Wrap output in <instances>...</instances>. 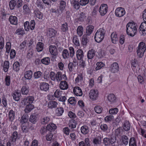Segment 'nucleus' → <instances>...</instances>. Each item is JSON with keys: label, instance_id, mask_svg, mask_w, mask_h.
<instances>
[{"label": "nucleus", "instance_id": "nucleus-1", "mask_svg": "<svg viewBox=\"0 0 146 146\" xmlns=\"http://www.w3.org/2000/svg\"><path fill=\"white\" fill-rule=\"evenodd\" d=\"M49 76L51 80L54 82H60L59 87L60 89L65 90L68 88V85L67 82L65 81L67 80L65 74L62 75L60 72H58L56 74L52 71L50 73Z\"/></svg>", "mask_w": 146, "mask_h": 146}, {"label": "nucleus", "instance_id": "nucleus-2", "mask_svg": "<svg viewBox=\"0 0 146 146\" xmlns=\"http://www.w3.org/2000/svg\"><path fill=\"white\" fill-rule=\"evenodd\" d=\"M126 33L127 34L131 37L134 36L136 34L137 29V25L133 22H129L126 25Z\"/></svg>", "mask_w": 146, "mask_h": 146}, {"label": "nucleus", "instance_id": "nucleus-3", "mask_svg": "<svg viewBox=\"0 0 146 146\" xmlns=\"http://www.w3.org/2000/svg\"><path fill=\"white\" fill-rule=\"evenodd\" d=\"M18 133L16 131H15L12 134L9 138V141L7 143L5 146L2 143V140L0 139V146H14V143L15 144L17 139Z\"/></svg>", "mask_w": 146, "mask_h": 146}, {"label": "nucleus", "instance_id": "nucleus-4", "mask_svg": "<svg viewBox=\"0 0 146 146\" xmlns=\"http://www.w3.org/2000/svg\"><path fill=\"white\" fill-rule=\"evenodd\" d=\"M106 33V31L103 28H100L97 30L94 36L95 41L98 42H100L104 39Z\"/></svg>", "mask_w": 146, "mask_h": 146}, {"label": "nucleus", "instance_id": "nucleus-5", "mask_svg": "<svg viewBox=\"0 0 146 146\" xmlns=\"http://www.w3.org/2000/svg\"><path fill=\"white\" fill-rule=\"evenodd\" d=\"M146 50L145 43L142 42L139 43L137 48V55L139 58H142Z\"/></svg>", "mask_w": 146, "mask_h": 146}, {"label": "nucleus", "instance_id": "nucleus-6", "mask_svg": "<svg viewBox=\"0 0 146 146\" xmlns=\"http://www.w3.org/2000/svg\"><path fill=\"white\" fill-rule=\"evenodd\" d=\"M70 51L69 53L68 50L67 49H64L62 53L63 58L64 59L68 58L70 57H72L74 54V48L72 47H70L69 48Z\"/></svg>", "mask_w": 146, "mask_h": 146}, {"label": "nucleus", "instance_id": "nucleus-7", "mask_svg": "<svg viewBox=\"0 0 146 146\" xmlns=\"http://www.w3.org/2000/svg\"><path fill=\"white\" fill-rule=\"evenodd\" d=\"M49 49L50 53L52 55V60L54 61L57 58V55L58 54L57 49L55 46L51 45L49 46Z\"/></svg>", "mask_w": 146, "mask_h": 146}, {"label": "nucleus", "instance_id": "nucleus-8", "mask_svg": "<svg viewBox=\"0 0 146 146\" xmlns=\"http://www.w3.org/2000/svg\"><path fill=\"white\" fill-rule=\"evenodd\" d=\"M108 10V5L105 4L101 5L99 9V11L100 15L104 16L107 13Z\"/></svg>", "mask_w": 146, "mask_h": 146}, {"label": "nucleus", "instance_id": "nucleus-9", "mask_svg": "<svg viewBox=\"0 0 146 146\" xmlns=\"http://www.w3.org/2000/svg\"><path fill=\"white\" fill-rule=\"evenodd\" d=\"M115 142V140L112 137H105L103 139V143L105 146H110Z\"/></svg>", "mask_w": 146, "mask_h": 146}, {"label": "nucleus", "instance_id": "nucleus-10", "mask_svg": "<svg viewBox=\"0 0 146 146\" xmlns=\"http://www.w3.org/2000/svg\"><path fill=\"white\" fill-rule=\"evenodd\" d=\"M78 65V62L76 60H74L72 62H70L68 64L69 71L70 73L75 70Z\"/></svg>", "mask_w": 146, "mask_h": 146}, {"label": "nucleus", "instance_id": "nucleus-11", "mask_svg": "<svg viewBox=\"0 0 146 146\" xmlns=\"http://www.w3.org/2000/svg\"><path fill=\"white\" fill-rule=\"evenodd\" d=\"M99 92L97 90L92 89L89 93L90 98L92 100H96L98 97Z\"/></svg>", "mask_w": 146, "mask_h": 146}, {"label": "nucleus", "instance_id": "nucleus-12", "mask_svg": "<svg viewBox=\"0 0 146 146\" xmlns=\"http://www.w3.org/2000/svg\"><path fill=\"white\" fill-rule=\"evenodd\" d=\"M125 13L124 9L121 7L117 8L115 10V14L117 17H120L123 16Z\"/></svg>", "mask_w": 146, "mask_h": 146}, {"label": "nucleus", "instance_id": "nucleus-13", "mask_svg": "<svg viewBox=\"0 0 146 146\" xmlns=\"http://www.w3.org/2000/svg\"><path fill=\"white\" fill-rule=\"evenodd\" d=\"M110 70L112 73L117 72L119 70V66L117 62H113L111 64Z\"/></svg>", "mask_w": 146, "mask_h": 146}, {"label": "nucleus", "instance_id": "nucleus-14", "mask_svg": "<svg viewBox=\"0 0 146 146\" xmlns=\"http://www.w3.org/2000/svg\"><path fill=\"white\" fill-rule=\"evenodd\" d=\"M57 31L54 29L52 28H49L48 29L46 32V35L49 38H51L55 36Z\"/></svg>", "mask_w": 146, "mask_h": 146}, {"label": "nucleus", "instance_id": "nucleus-15", "mask_svg": "<svg viewBox=\"0 0 146 146\" xmlns=\"http://www.w3.org/2000/svg\"><path fill=\"white\" fill-rule=\"evenodd\" d=\"M39 88L41 91L47 92L49 90L50 86L47 83L41 82L40 84Z\"/></svg>", "mask_w": 146, "mask_h": 146}, {"label": "nucleus", "instance_id": "nucleus-16", "mask_svg": "<svg viewBox=\"0 0 146 146\" xmlns=\"http://www.w3.org/2000/svg\"><path fill=\"white\" fill-rule=\"evenodd\" d=\"M79 16L77 17L75 20V23H78L80 22L83 21L85 19L86 17L85 13L82 12L79 14Z\"/></svg>", "mask_w": 146, "mask_h": 146}, {"label": "nucleus", "instance_id": "nucleus-17", "mask_svg": "<svg viewBox=\"0 0 146 146\" xmlns=\"http://www.w3.org/2000/svg\"><path fill=\"white\" fill-rule=\"evenodd\" d=\"M1 19L3 21L6 20L7 17L9 15V14L4 9H1L0 11Z\"/></svg>", "mask_w": 146, "mask_h": 146}, {"label": "nucleus", "instance_id": "nucleus-18", "mask_svg": "<svg viewBox=\"0 0 146 146\" xmlns=\"http://www.w3.org/2000/svg\"><path fill=\"white\" fill-rule=\"evenodd\" d=\"M33 13L35 17L40 20H43V14L41 12L38 8L36 9L34 11Z\"/></svg>", "mask_w": 146, "mask_h": 146}, {"label": "nucleus", "instance_id": "nucleus-19", "mask_svg": "<svg viewBox=\"0 0 146 146\" xmlns=\"http://www.w3.org/2000/svg\"><path fill=\"white\" fill-rule=\"evenodd\" d=\"M9 21L12 25H17L18 24V19L15 16L11 15L9 18Z\"/></svg>", "mask_w": 146, "mask_h": 146}, {"label": "nucleus", "instance_id": "nucleus-20", "mask_svg": "<svg viewBox=\"0 0 146 146\" xmlns=\"http://www.w3.org/2000/svg\"><path fill=\"white\" fill-rule=\"evenodd\" d=\"M101 137L100 136H96L93 140L94 146H99L101 144Z\"/></svg>", "mask_w": 146, "mask_h": 146}, {"label": "nucleus", "instance_id": "nucleus-21", "mask_svg": "<svg viewBox=\"0 0 146 146\" xmlns=\"http://www.w3.org/2000/svg\"><path fill=\"white\" fill-rule=\"evenodd\" d=\"M142 22L140 26L139 30L140 32L142 33L144 35H146V21Z\"/></svg>", "mask_w": 146, "mask_h": 146}, {"label": "nucleus", "instance_id": "nucleus-22", "mask_svg": "<svg viewBox=\"0 0 146 146\" xmlns=\"http://www.w3.org/2000/svg\"><path fill=\"white\" fill-rule=\"evenodd\" d=\"M40 120L41 124L44 125L50 123L51 121L50 117L48 116L41 117Z\"/></svg>", "mask_w": 146, "mask_h": 146}, {"label": "nucleus", "instance_id": "nucleus-23", "mask_svg": "<svg viewBox=\"0 0 146 146\" xmlns=\"http://www.w3.org/2000/svg\"><path fill=\"white\" fill-rule=\"evenodd\" d=\"M58 105V103L55 101H50L48 103V107L49 109H53L57 108Z\"/></svg>", "mask_w": 146, "mask_h": 146}, {"label": "nucleus", "instance_id": "nucleus-24", "mask_svg": "<svg viewBox=\"0 0 146 146\" xmlns=\"http://www.w3.org/2000/svg\"><path fill=\"white\" fill-rule=\"evenodd\" d=\"M70 3L72 7L76 10H78L80 8V2L77 0H70Z\"/></svg>", "mask_w": 146, "mask_h": 146}, {"label": "nucleus", "instance_id": "nucleus-25", "mask_svg": "<svg viewBox=\"0 0 146 146\" xmlns=\"http://www.w3.org/2000/svg\"><path fill=\"white\" fill-rule=\"evenodd\" d=\"M34 100V97L33 96H28L23 100L25 104H31Z\"/></svg>", "mask_w": 146, "mask_h": 146}, {"label": "nucleus", "instance_id": "nucleus-26", "mask_svg": "<svg viewBox=\"0 0 146 146\" xmlns=\"http://www.w3.org/2000/svg\"><path fill=\"white\" fill-rule=\"evenodd\" d=\"M12 96H13V99L16 101H18L20 100V97L21 96L20 92L17 90L14 92H13Z\"/></svg>", "mask_w": 146, "mask_h": 146}, {"label": "nucleus", "instance_id": "nucleus-27", "mask_svg": "<svg viewBox=\"0 0 146 146\" xmlns=\"http://www.w3.org/2000/svg\"><path fill=\"white\" fill-rule=\"evenodd\" d=\"M96 52L94 49H91L87 52V56L88 59H92L95 56Z\"/></svg>", "mask_w": 146, "mask_h": 146}, {"label": "nucleus", "instance_id": "nucleus-28", "mask_svg": "<svg viewBox=\"0 0 146 146\" xmlns=\"http://www.w3.org/2000/svg\"><path fill=\"white\" fill-rule=\"evenodd\" d=\"M76 55L78 60H82L84 56L83 51L81 49H78L76 51Z\"/></svg>", "mask_w": 146, "mask_h": 146}, {"label": "nucleus", "instance_id": "nucleus-29", "mask_svg": "<svg viewBox=\"0 0 146 146\" xmlns=\"http://www.w3.org/2000/svg\"><path fill=\"white\" fill-rule=\"evenodd\" d=\"M78 146H90L89 139L88 138H86L84 141H81L79 142Z\"/></svg>", "mask_w": 146, "mask_h": 146}, {"label": "nucleus", "instance_id": "nucleus-30", "mask_svg": "<svg viewBox=\"0 0 146 146\" xmlns=\"http://www.w3.org/2000/svg\"><path fill=\"white\" fill-rule=\"evenodd\" d=\"M94 27L91 25H89L86 27V34L85 35L89 36L92 33L93 31Z\"/></svg>", "mask_w": 146, "mask_h": 146}, {"label": "nucleus", "instance_id": "nucleus-31", "mask_svg": "<svg viewBox=\"0 0 146 146\" xmlns=\"http://www.w3.org/2000/svg\"><path fill=\"white\" fill-rule=\"evenodd\" d=\"M74 94L77 96H81L82 94V92L80 87H76L73 90Z\"/></svg>", "mask_w": 146, "mask_h": 146}, {"label": "nucleus", "instance_id": "nucleus-32", "mask_svg": "<svg viewBox=\"0 0 146 146\" xmlns=\"http://www.w3.org/2000/svg\"><path fill=\"white\" fill-rule=\"evenodd\" d=\"M120 140L122 143L125 145H127L128 143L129 138L126 135H122L121 137Z\"/></svg>", "mask_w": 146, "mask_h": 146}, {"label": "nucleus", "instance_id": "nucleus-33", "mask_svg": "<svg viewBox=\"0 0 146 146\" xmlns=\"http://www.w3.org/2000/svg\"><path fill=\"white\" fill-rule=\"evenodd\" d=\"M123 128L126 131H128L130 129L131 125L129 121L126 120L124 122Z\"/></svg>", "mask_w": 146, "mask_h": 146}, {"label": "nucleus", "instance_id": "nucleus-34", "mask_svg": "<svg viewBox=\"0 0 146 146\" xmlns=\"http://www.w3.org/2000/svg\"><path fill=\"white\" fill-rule=\"evenodd\" d=\"M26 105V106L25 108L24 111L26 113H28L30 112L34 109V106L32 104H27Z\"/></svg>", "mask_w": 146, "mask_h": 146}, {"label": "nucleus", "instance_id": "nucleus-35", "mask_svg": "<svg viewBox=\"0 0 146 146\" xmlns=\"http://www.w3.org/2000/svg\"><path fill=\"white\" fill-rule=\"evenodd\" d=\"M46 128L49 132H51L52 131H54L56 129V126L55 124L53 123H51L47 125Z\"/></svg>", "mask_w": 146, "mask_h": 146}, {"label": "nucleus", "instance_id": "nucleus-36", "mask_svg": "<svg viewBox=\"0 0 146 146\" xmlns=\"http://www.w3.org/2000/svg\"><path fill=\"white\" fill-rule=\"evenodd\" d=\"M80 130L82 133L84 135L87 134L89 131L88 126L86 125L82 126L80 128Z\"/></svg>", "mask_w": 146, "mask_h": 146}, {"label": "nucleus", "instance_id": "nucleus-37", "mask_svg": "<svg viewBox=\"0 0 146 146\" xmlns=\"http://www.w3.org/2000/svg\"><path fill=\"white\" fill-rule=\"evenodd\" d=\"M21 92L22 94L27 95L29 91V87L27 86H22L21 89Z\"/></svg>", "mask_w": 146, "mask_h": 146}, {"label": "nucleus", "instance_id": "nucleus-38", "mask_svg": "<svg viewBox=\"0 0 146 146\" xmlns=\"http://www.w3.org/2000/svg\"><path fill=\"white\" fill-rule=\"evenodd\" d=\"M9 119L10 121H12L15 118V112L12 110H10L8 114Z\"/></svg>", "mask_w": 146, "mask_h": 146}, {"label": "nucleus", "instance_id": "nucleus-39", "mask_svg": "<svg viewBox=\"0 0 146 146\" xmlns=\"http://www.w3.org/2000/svg\"><path fill=\"white\" fill-rule=\"evenodd\" d=\"M33 72L31 70L26 71L24 74V78L26 79L30 80L32 77Z\"/></svg>", "mask_w": 146, "mask_h": 146}, {"label": "nucleus", "instance_id": "nucleus-40", "mask_svg": "<svg viewBox=\"0 0 146 146\" xmlns=\"http://www.w3.org/2000/svg\"><path fill=\"white\" fill-rule=\"evenodd\" d=\"M64 111V110L63 108H58L55 110V114L58 116H61L62 115Z\"/></svg>", "mask_w": 146, "mask_h": 146}, {"label": "nucleus", "instance_id": "nucleus-41", "mask_svg": "<svg viewBox=\"0 0 146 146\" xmlns=\"http://www.w3.org/2000/svg\"><path fill=\"white\" fill-rule=\"evenodd\" d=\"M111 39L113 43H116V42L118 41V38L117 35L116 33H113L111 35Z\"/></svg>", "mask_w": 146, "mask_h": 146}, {"label": "nucleus", "instance_id": "nucleus-42", "mask_svg": "<svg viewBox=\"0 0 146 146\" xmlns=\"http://www.w3.org/2000/svg\"><path fill=\"white\" fill-rule=\"evenodd\" d=\"M9 6L11 10H13L15 7H17V3L16 0H11L9 2Z\"/></svg>", "mask_w": 146, "mask_h": 146}, {"label": "nucleus", "instance_id": "nucleus-43", "mask_svg": "<svg viewBox=\"0 0 146 146\" xmlns=\"http://www.w3.org/2000/svg\"><path fill=\"white\" fill-rule=\"evenodd\" d=\"M87 36L84 34L82 37L81 42L83 45L86 46L89 42Z\"/></svg>", "mask_w": 146, "mask_h": 146}, {"label": "nucleus", "instance_id": "nucleus-44", "mask_svg": "<svg viewBox=\"0 0 146 146\" xmlns=\"http://www.w3.org/2000/svg\"><path fill=\"white\" fill-rule=\"evenodd\" d=\"M35 4L40 9H43L45 8L43 3L40 0H37Z\"/></svg>", "mask_w": 146, "mask_h": 146}, {"label": "nucleus", "instance_id": "nucleus-45", "mask_svg": "<svg viewBox=\"0 0 146 146\" xmlns=\"http://www.w3.org/2000/svg\"><path fill=\"white\" fill-rule=\"evenodd\" d=\"M44 44L42 42H39L36 45V49L38 52H39L42 50L44 48Z\"/></svg>", "mask_w": 146, "mask_h": 146}, {"label": "nucleus", "instance_id": "nucleus-46", "mask_svg": "<svg viewBox=\"0 0 146 146\" xmlns=\"http://www.w3.org/2000/svg\"><path fill=\"white\" fill-rule=\"evenodd\" d=\"M29 116L27 114H23L20 120L21 123L22 124L26 123L27 122Z\"/></svg>", "mask_w": 146, "mask_h": 146}, {"label": "nucleus", "instance_id": "nucleus-47", "mask_svg": "<svg viewBox=\"0 0 146 146\" xmlns=\"http://www.w3.org/2000/svg\"><path fill=\"white\" fill-rule=\"evenodd\" d=\"M38 120V118L36 115L34 114L31 115L29 118V121L31 123L33 124L35 123Z\"/></svg>", "mask_w": 146, "mask_h": 146}, {"label": "nucleus", "instance_id": "nucleus-48", "mask_svg": "<svg viewBox=\"0 0 146 146\" xmlns=\"http://www.w3.org/2000/svg\"><path fill=\"white\" fill-rule=\"evenodd\" d=\"M84 28L82 26H78L77 29V33L80 37L82 36L83 34Z\"/></svg>", "mask_w": 146, "mask_h": 146}, {"label": "nucleus", "instance_id": "nucleus-49", "mask_svg": "<svg viewBox=\"0 0 146 146\" xmlns=\"http://www.w3.org/2000/svg\"><path fill=\"white\" fill-rule=\"evenodd\" d=\"M61 32H62L66 33L68 31V29L67 23H65L61 25Z\"/></svg>", "mask_w": 146, "mask_h": 146}, {"label": "nucleus", "instance_id": "nucleus-50", "mask_svg": "<svg viewBox=\"0 0 146 146\" xmlns=\"http://www.w3.org/2000/svg\"><path fill=\"white\" fill-rule=\"evenodd\" d=\"M20 64L19 62H16L13 65V69L15 71H18L20 70Z\"/></svg>", "mask_w": 146, "mask_h": 146}, {"label": "nucleus", "instance_id": "nucleus-51", "mask_svg": "<svg viewBox=\"0 0 146 146\" xmlns=\"http://www.w3.org/2000/svg\"><path fill=\"white\" fill-rule=\"evenodd\" d=\"M9 62L8 61L5 60L4 61L3 68V70L5 72H7L9 68Z\"/></svg>", "mask_w": 146, "mask_h": 146}, {"label": "nucleus", "instance_id": "nucleus-52", "mask_svg": "<svg viewBox=\"0 0 146 146\" xmlns=\"http://www.w3.org/2000/svg\"><path fill=\"white\" fill-rule=\"evenodd\" d=\"M41 62L43 64L48 65L50 63V58L48 57L44 58L41 59Z\"/></svg>", "mask_w": 146, "mask_h": 146}, {"label": "nucleus", "instance_id": "nucleus-53", "mask_svg": "<svg viewBox=\"0 0 146 146\" xmlns=\"http://www.w3.org/2000/svg\"><path fill=\"white\" fill-rule=\"evenodd\" d=\"M42 76V73L40 71H38L34 72V77L35 79H38Z\"/></svg>", "mask_w": 146, "mask_h": 146}, {"label": "nucleus", "instance_id": "nucleus-54", "mask_svg": "<svg viewBox=\"0 0 146 146\" xmlns=\"http://www.w3.org/2000/svg\"><path fill=\"white\" fill-rule=\"evenodd\" d=\"M72 41L74 44L76 46H78L80 45L79 39L76 35H74L73 36Z\"/></svg>", "mask_w": 146, "mask_h": 146}, {"label": "nucleus", "instance_id": "nucleus-55", "mask_svg": "<svg viewBox=\"0 0 146 146\" xmlns=\"http://www.w3.org/2000/svg\"><path fill=\"white\" fill-rule=\"evenodd\" d=\"M105 65V64L102 62H98L96 64L97 66L96 68V70H100Z\"/></svg>", "mask_w": 146, "mask_h": 146}, {"label": "nucleus", "instance_id": "nucleus-56", "mask_svg": "<svg viewBox=\"0 0 146 146\" xmlns=\"http://www.w3.org/2000/svg\"><path fill=\"white\" fill-rule=\"evenodd\" d=\"M76 123L74 120L70 121L69 123V127L72 129H74L76 127Z\"/></svg>", "mask_w": 146, "mask_h": 146}, {"label": "nucleus", "instance_id": "nucleus-57", "mask_svg": "<svg viewBox=\"0 0 146 146\" xmlns=\"http://www.w3.org/2000/svg\"><path fill=\"white\" fill-rule=\"evenodd\" d=\"M108 99L110 102H113L115 101L116 97L113 94H111L108 96Z\"/></svg>", "mask_w": 146, "mask_h": 146}, {"label": "nucleus", "instance_id": "nucleus-58", "mask_svg": "<svg viewBox=\"0 0 146 146\" xmlns=\"http://www.w3.org/2000/svg\"><path fill=\"white\" fill-rule=\"evenodd\" d=\"M119 110L117 108H113L110 109L109 112L111 115H115L117 114Z\"/></svg>", "mask_w": 146, "mask_h": 146}, {"label": "nucleus", "instance_id": "nucleus-59", "mask_svg": "<svg viewBox=\"0 0 146 146\" xmlns=\"http://www.w3.org/2000/svg\"><path fill=\"white\" fill-rule=\"evenodd\" d=\"M122 131L120 128H118L115 130V135L118 137H119L122 135Z\"/></svg>", "mask_w": 146, "mask_h": 146}, {"label": "nucleus", "instance_id": "nucleus-60", "mask_svg": "<svg viewBox=\"0 0 146 146\" xmlns=\"http://www.w3.org/2000/svg\"><path fill=\"white\" fill-rule=\"evenodd\" d=\"M68 102L73 106L75 105L76 103V99L74 97H70L68 100Z\"/></svg>", "mask_w": 146, "mask_h": 146}, {"label": "nucleus", "instance_id": "nucleus-61", "mask_svg": "<svg viewBox=\"0 0 146 146\" xmlns=\"http://www.w3.org/2000/svg\"><path fill=\"white\" fill-rule=\"evenodd\" d=\"M129 146H137L135 138L131 137L129 141Z\"/></svg>", "mask_w": 146, "mask_h": 146}, {"label": "nucleus", "instance_id": "nucleus-62", "mask_svg": "<svg viewBox=\"0 0 146 146\" xmlns=\"http://www.w3.org/2000/svg\"><path fill=\"white\" fill-rule=\"evenodd\" d=\"M95 111L98 113H100L102 112L103 110L102 107L100 106H96L94 108Z\"/></svg>", "mask_w": 146, "mask_h": 146}, {"label": "nucleus", "instance_id": "nucleus-63", "mask_svg": "<svg viewBox=\"0 0 146 146\" xmlns=\"http://www.w3.org/2000/svg\"><path fill=\"white\" fill-rule=\"evenodd\" d=\"M53 136V134L51 132H49L46 136V139L48 141H51Z\"/></svg>", "mask_w": 146, "mask_h": 146}, {"label": "nucleus", "instance_id": "nucleus-64", "mask_svg": "<svg viewBox=\"0 0 146 146\" xmlns=\"http://www.w3.org/2000/svg\"><path fill=\"white\" fill-rule=\"evenodd\" d=\"M5 84L7 86H10L11 83V77L7 75L6 76L5 79Z\"/></svg>", "mask_w": 146, "mask_h": 146}]
</instances>
